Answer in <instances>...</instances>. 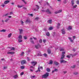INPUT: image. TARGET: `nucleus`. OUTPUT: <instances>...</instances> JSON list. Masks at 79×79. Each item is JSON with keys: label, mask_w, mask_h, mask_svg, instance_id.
I'll use <instances>...</instances> for the list:
<instances>
[{"label": "nucleus", "mask_w": 79, "mask_h": 79, "mask_svg": "<svg viewBox=\"0 0 79 79\" xmlns=\"http://www.w3.org/2000/svg\"><path fill=\"white\" fill-rule=\"evenodd\" d=\"M26 61L24 60H23L21 62V64L22 65H23L24 64H26Z\"/></svg>", "instance_id": "nucleus-3"}, {"label": "nucleus", "mask_w": 79, "mask_h": 79, "mask_svg": "<svg viewBox=\"0 0 79 79\" xmlns=\"http://www.w3.org/2000/svg\"><path fill=\"white\" fill-rule=\"evenodd\" d=\"M47 71L48 72H50V69L49 68H47Z\"/></svg>", "instance_id": "nucleus-34"}, {"label": "nucleus", "mask_w": 79, "mask_h": 79, "mask_svg": "<svg viewBox=\"0 0 79 79\" xmlns=\"http://www.w3.org/2000/svg\"><path fill=\"white\" fill-rule=\"evenodd\" d=\"M67 29L68 30H71V29H72V27L71 26H69Z\"/></svg>", "instance_id": "nucleus-14"}, {"label": "nucleus", "mask_w": 79, "mask_h": 79, "mask_svg": "<svg viewBox=\"0 0 79 79\" xmlns=\"http://www.w3.org/2000/svg\"><path fill=\"white\" fill-rule=\"evenodd\" d=\"M8 3H10V1L8 0H6L4 2V4L5 5H6V4H8Z\"/></svg>", "instance_id": "nucleus-5"}, {"label": "nucleus", "mask_w": 79, "mask_h": 79, "mask_svg": "<svg viewBox=\"0 0 79 79\" xmlns=\"http://www.w3.org/2000/svg\"><path fill=\"white\" fill-rule=\"evenodd\" d=\"M40 43H42V39H40L39 41Z\"/></svg>", "instance_id": "nucleus-45"}, {"label": "nucleus", "mask_w": 79, "mask_h": 79, "mask_svg": "<svg viewBox=\"0 0 79 79\" xmlns=\"http://www.w3.org/2000/svg\"><path fill=\"white\" fill-rule=\"evenodd\" d=\"M75 38H76V36H73V40H74L75 39Z\"/></svg>", "instance_id": "nucleus-60"}, {"label": "nucleus", "mask_w": 79, "mask_h": 79, "mask_svg": "<svg viewBox=\"0 0 79 79\" xmlns=\"http://www.w3.org/2000/svg\"><path fill=\"white\" fill-rule=\"evenodd\" d=\"M31 64H32L33 66H35L36 64H37V62H31Z\"/></svg>", "instance_id": "nucleus-7"}, {"label": "nucleus", "mask_w": 79, "mask_h": 79, "mask_svg": "<svg viewBox=\"0 0 79 79\" xmlns=\"http://www.w3.org/2000/svg\"><path fill=\"white\" fill-rule=\"evenodd\" d=\"M67 3V2L66 1H64V4H66V3Z\"/></svg>", "instance_id": "nucleus-47"}, {"label": "nucleus", "mask_w": 79, "mask_h": 79, "mask_svg": "<svg viewBox=\"0 0 79 79\" xmlns=\"http://www.w3.org/2000/svg\"><path fill=\"white\" fill-rule=\"evenodd\" d=\"M74 74H75V75H77L78 74V73L77 72H74L73 73Z\"/></svg>", "instance_id": "nucleus-29"}, {"label": "nucleus", "mask_w": 79, "mask_h": 79, "mask_svg": "<svg viewBox=\"0 0 79 79\" xmlns=\"http://www.w3.org/2000/svg\"><path fill=\"white\" fill-rule=\"evenodd\" d=\"M21 69H24V66H21Z\"/></svg>", "instance_id": "nucleus-43"}, {"label": "nucleus", "mask_w": 79, "mask_h": 79, "mask_svg": "<svg viewBox=\"0 0 79 79\" xmlns=\"http://www.w3.org/2000/svg\"><path fill=\"white\" fill-rule=\"evenodd\" d=\"M60 63H66V61L64 60H62L60 61Z\"/></svg>", "instance_id": "nucleus-17"}, {"label": "nucleus", "mask_w": 79, "mask_h": 79, "mask_svg": "<svg viewBox=\"0 0 79 79\" xmlns=\"http://www.w3.org/2000/svg\"><path fill=\"white\" fill-rule=\"evenodd\" d=\"M9 48H11L10 50H15V48L14 47H12L11 48L10 47H9Z\"/></svg>", "instance_id": "nucleus-20"}, {"label": "nucleus", "mask_w": 79, "mask_h": 79, "mask_svg": "<svg viewBox=\"0 0 79 79\" xmlns=\"http://www.w3.org/2000/svg\"><path fill=\"white\" fill-rule=\"evenodd\" d=\"M44 56H45V57H47V54H46V53H44Z\"/></svg>", "instance_id": "nucleus-41"}, {"label": "nucleus", "mask_w": 79, "mask_h": 79, "mask_svg": "<svg viewBox=\"0 0 79 79\" xmlns=\"http://www.w3.org/2000/svg\"><path fill=\"white\" fill-rule=\"evenodd\" d=\"M48 64H53V61L52 60H49V63Z\"/></svg>", "instance_id": "nucleus-12"}, {"label": "nucleus", "mask_w": 79, "mask_h": 79, "mask_svg": "<svg viewBox=\"0 0 79 79\" xmlns=\"http://www.w3.org/2000/svg\"><path fill=\"white\" fill-rule=\"evenodd\" d=\"M9 15V13L6 14L4 15V16H7L8 15Z\"/></svg>", "instance_id": "nucleus-40"}, {"label": "nucleus", "mask_w": 79, "mask_h": 79, "mask_svg": "<svg viewBox=\"0 0 79 79\" xmlns=\"http://www.w3.org/2000/svg\"><path fill=\"white\" fill-rule=\"evenodd\" d=\"M29 15L31 16H33V14H29Z\"/></svg>", "instance_id": "nucleus-61"}, {"label": "nucleus", "mask_w": 79, "mask_h": 79, "mask_svg": "<svg viewBox=\"0 0 79 79\" xmlns=\"http://www.w3.org/2000/svg\"><path fill=\"white\" fill-rule=\"evenodd\" d=\"M57 29H59L60 28V26L57 25Z\"/></svg>", "instance_id": "nucleus-56"}, {"label": "nucleus", "mask_w": 79, "mask_h": 79, "mask_svg": "<svg viewBox=\"0 0 79 79\" xmlns=\"http://www.w3.org/2000/svg\"><path fill=\"white\" fill-rule=\"evenodd\" d=\"M7 68V66H4V69H5Z\"/></svg>", "instance_id": "nucleus-54"}, {"label": "nucleus", "mask_w": 79, "mask_h": 79, "mask_svg": "<svg viewBox=\"0 0 79 79\" xmlns=\"http://www.w3.org/2000/svg\"><path fill=\"white\" fill-rule=\"evenodd\" d=\"M77 4H79V1H77L76 2Z\"/></svg>", "instance_id": "nucleus-62"}, {"label": "nucleus", "mask_w": 79, "mask_h": 79, "mask_svg": "<svg viewBox=\"0 0 79 79\" xmlns=\"http://www.w3.org/2000/svg\"><path fill=\"white\" fill-rule=\"evenodd\" d=\"M39 19V17H36L35 19V20H36V21H37V20H38Z\"/></svg>", "instance_id": "nucleus-38"}, {"label": "nucleus", "mask_w": 79, "mask_h": 79, "mask_svg": "<svg viewBox=\"0 0 79 79\" xmlns=\"http://www.w3.org/2000/svg\"><path fill=\"white\" fill-rule=\"evenodd\" d=\"M23 74H24V72H23L21 73H20L21 76H23Z\"/></svg>", "instance_id": "nucleus-42"}, {"label": "nucleus", "mask_w": 79, "mask_h": 79, "mask_svg": "<svg viewBox=\"0 0 79 79\" xmlns=\"http://www.w3.org/2000/svg\"><path fill=\"white\" fill-rule=\"evenodd\" d=\"M36 7L37 8V9L38 10H39V6H38V5H36Z\"/></svg>", "instance_id": "nucleus-37"}, {"label": "nucleus", "mask_w": 79, "mask_h": 79, "mask_svg": "<svg viewBox=\"0 0 79 79\" xmlns=\"http://www.w3.org/2000/svg\"><path fill=\"white\" fill-rule=\"evenodd\" d=\"M71 68H73V69L75 68H76V65H73L71 67Z\"/></svg>", "instance_id": "nucleus-31"}, {"label": "nucleus", "mask_w": 79, "mask_h": 79, "mask_svg": "<svg viewBox=\"0 0 79 79\" xmlns=\"http://www.w3.org/2000/svg\"><path fill=\"white\" fill-rule=\"evenodd\" d=\"M18 38H19V39H23L22 35H19V36Z\"/></svg>", "instance_id": "nucleus-25"}, {"label": "nucleus", "mask_w": 79, "mask_h": 79, "mask_svg": "<svg viewBox=\"0 0 79 79\" xmlns=\"http://www.w3.org/2000/svg\"><path fill=\"white\" fill-rule=\"evenodd\" d=\"M62 33L63 34H65L66 32H65V30L64 29L61 30Z\"/></svg>", "instance_id": "nucleus-9"}, {"label": "nucleus", "mask_w": 79, "mask_h": 79, "mask_svg": "<svg viewBox=\"0 0 79 79\" xmlns=\"http://www.w3.org/2000/svg\"><path fill=\"white\" fill-rule=\"evenodd\" d=\"M0 32H6V30H5V29H2L1 30H0Z\"/></svg>", "instance_id": "nucleus-26"}, {"label": "nucleus", "mask_w": 79, "mask_h": 79, "mask_svg": "<svg viewBox=\"0 0 79 79\" xmlns=\"http://www.w3.org/2000/svg\"><path fill=\"white\" fill-rule=\"evenodd\" d=\"M72 6L73 8H76L77 6V5H75V6H74V5H73V6Z\"/></svg>", "instance_id": "nucleus-19"}, {"label": "nucleus", "mask_w": 79, "mask_h": 79, "mask_svg": "<svg viewBox=\"0 0 79 79\" xmlns=\"http://www.w3.org/2000/svg\"><path fill=\"white\" fill-rule=\"evenodd\" d=\"M42 55V54H38L37 55V56H41Z\"/></svg>", "instance_id": "nucleus-49"}, {"label": "nucleus", "mask_w": 79, "mask_h": 79, "mask_svg": "<svg viewBox=\"0 0 79 79\" xmlns=\"http://www.w3.org/2000/svg\"><path fill=\"white\" fill-rule=\"evenodd\" d=\"M53 29V27H51L49 28L48 30H49V31H51L52 30V29Z\"/></svg>", "instance_id": "nucleus-22"}, {"label": "nucleus", "mask_w": 79, "mask_h": 79, "mask_svg": "<svg viewBox=\"0 0 79 79\" xmlns=\"http://www.w3.org/2000/svg\"><path fill=\"white\" fill-rule=\"evenodd\" d=\"M23 2L25 3V4H26V2H25V1L24 0H22Z\"/></svg>", "instance_id": "nucleus-63"}, {"label": "nucleus", "mask_w": 79, "mask_h": 79, "mask_svg": "<svg viewBox=\"0 0 79 79\" xmlns=\"http://www.w3.org/2000/svg\"><path fill=\"white\" fill-rule=\"evenodd\" d=\"M30 42H31V43H32V44H34V40H31Z\"/></svg>", "instance_id": "nucleus-44"}, {"label": "nucleus", "mask_w": 79, "mask_h": 79, "mask_svg": "<svg viewBox=\"0 0 79 79\" xmlns=\"http://www.w3.org/2000/svg\"><path fill=\"white\" fill-rule=\"evenodd\" d=\"M19 31H20V33L22 34V32H23V30L19 29Z\"/></svg>", "instance_id": "nucleus-30"}, {"label": "nucleus", "mask_w": 79, "mask_h": 79, "mask_svg": "<svg viewBox=\"0 0 79 79\" xmlns=\"http://www.w3.org/2000/svg\"><path fill=\"white\" fill-rule=\"evenodd\" d=\"M38 9H34V11H37V10H38Z\"/></svg>", "instance_id": "nucleus-52"}, {"label": "nucleus", "mask_w": 79, "mask_h": 79, "mask_svg": "<svg viewBox=\"0 0 79 79\" xmlns=\"http://www.w3.org/2000/svg\"><path fill=\"white\" fill-rule=\"evenodd\" d=\"M19 42H22L23 40L20 39L18 40Z\"/></svg>", "instance_id": "nucleus-36"}, {"label": "nucleus", "mask_w": 79, "mask_h": 79, "mask_svg": "<svg viewBox=\"0 0 79 79\" xmlns=\"http://www.w3.org/2000/svg\"><path fill=\"white\" fill-rule=\"evenodd\" d=\"M52 20H49L48 21V23H49V24H51L52 23Z\"/></svg>", "instance_id": "nucleus-21"}, {"label": "nucleus", "mask_w": 79, "mask_h": 79, "mask_svg": "<svg viewBox=\"0 0 79 79\" xmlns=\"http://www.w3.org/2000/svg\"><path fill=\"white\" fill-rule=\"evenodd\" d=\"M46 35L47 36H50V33L49 32L46 33Z\"/></svg>", "instance_id": "nucleus-27"}, {"label": "nucleus", "mask_w": 79, "mask_h": 79, "mask_svg": "<svg viewBox=\"0 0 79 79\" xmlns=\"http://www.w3.org/2000/svg\"><path fill=\"white\" fill-rule=\"evenodd\" d=\"M68 38H69V39L70 40V41H71V42L73 43V40L71 39V38L70 37H69Z\"/></svg>", "instance_id": "nucleus-16"}, {"label": "nucleus", "mask_w": 79, "mask_h": 79, "mask_svg": "<svg viewBox=\"0 0 79 79\" xmlns=\"http://www.w3.org/2000/svg\"><path fill=\"white\" fill-rule=\"evenodd\" d=\"M71 56H75V55H76V53L74 54H70Z\"/></svg>", "instance_id": "nucleus-35"}, {"label": "nucleus", "mask_w": 79, "mask_h": 79, "mask_svg": "<svg viewBox=\"0 0 79 79\" xmlns=\"http://www.w3.org/2000/svg\"><path fill=\"white\" fill-rule=\"evenodd\" d=\"M46 11L49 14H51V12L49 11V10L48 9Z\"/></svg>", "instance_id": "nucleus-18"}, {"label": "nucleus", "mask_w": 79, "mask_h": 79, "mask_svg": "<svg viewBox=\"0 0 79 79\" xmlns=\"http://www.w3.org/2000/svg\"><path fill=\"white\" fill-rule=\"evenodd\" d=\"M49 74L48 73H46L45 74L43 75L42 76V78H47L48 77Z\"/></svg>", "instance_id": "nucleus-1"}, {"label": "nucleus", "mask_w": 79, "mask_h": 79, "mask_svg": "<svg viewBox=\"0 0 79 79\" xmlns=\"http://www.w3.org/2000/svg\"><path fill=\"white\" fill-rule=\"evenodd\" d=\"M27 60L29 61L30 60V59H29V57H27Z\"/></svg>", "instance_id": "nucleus-58"}, {"label": "nucleus", "mask_w": 79, "mask_h": 79, "mask_svg": "<svg viewBox=\"0 0 79 79\" xmlns=\"http://www.w3.org/2000/svg\"><path fill=\"white\" fill-rule=\"evenodd\" d=\"M72 3V6H73L74 5V0H72L71 1Z\"/></svg>", "instance_id": "nucleus-11"}, {"label": "nucleus", "mask_w": 79, "mask_h": 79, "mask_svg": "<svg viewBox=\"0 0 79 79\" xmlns=\"http://www.w3.org/2000/svg\"><path fill=\"white\" fill-rule=\"evenodd\" d=\"M9 20H10V19H6V20H5V22H7L8 21H9Z\"/></svg>", "instance_id": "nucleus-39"}, {"label": "nucleus", "mask_w": 79, "mask_h": 79, "mask_svg": "<svg viewBox=\"0 0 79 79\" xmlns=\"http://www.w3.org/2000/svg\"><path fill=\"white\" fill-rule=\"evenodd\" d=\"M43 42H44V43H45V42H46V40H43Z\"/></svg>", "instance_id": "nucleus-59"}, {"label": "nucleus", "mask_w": 79, "mask_h": 79, "mask_svg": "<svg viewBox=\"0 0 79 79\" xmlns=\"http://www.w3.org/2000/svg\"><path fill=\"white\" fill-rule=\"evenodd\" d=\"M54 71H56V72H57V71H58V69H54Z\"/></svg>", "instance_id": "nucleus-46"}, {"label": "nucleus", "mask_w": 79, "mask_h": 79, "mask_svg": "<svg viewBox=\"0 0 79 79\" xmlns=\"http://www.w3.org/2000/svg\"><path fill=\"white\" fill-rule=\"evenodd\" d=\"M35 47L37 49H38L40 48V45L38 44L37 45H35Z\"/></svg>", "instance_id": "nucleus-4"}, {"label": "nucleus", "mask_w": 79, "mask_h": 79, "mask_svg": "<svg viewBox=\"0 0 79 79\" xmlns=\"http://www.w3.org/2000/svg\"><path fill=\"white\" fill-rule=\"evenodd\" d=\"M24 54V52H22L21 54H20L21 56H23Z\"/></svg>", "instance_id": "nucleus-32"}, {"label": "nucleus", "mask_w": 79, "mask_h": 79, "mask_svg": "<svg viewBox=\"0 0 79 79\" xmlns=\"http://www.w3.org/2000/svg\"><path fill=\"white\" fill-rule=\"evenodd\" d=\"M23 37H24V39L25 40L27 39V37L25 36H23Z\"/></svg>", "instance_id": "nucleus-55"}, {"label": "nucleus", "mask_w": 79, "mask_h": 79, "mask_svg": "<svg viewBox=\"0 0 79 79\" xmlns=\"http://www.w3.org/2000/svg\"><path fill=\"white\" fill-rule=\"evenodd\" d=\"M23 6H20L19 5H18L17 6V7L18 8H21V7H23Z\"/></svg>", "instance_id": "nucleus-33"}, {"label": "nucleus", "mask_w": 79, "mask_h": 79, "mask_svg": "<svg viewBox=\"0 0 79 79\" xmlns=\"http://www.w3.org/2000/svg\"><path fill=\"white\" fill-rule=\"evenodd\" d=\"M31 21L30 19L29 18L27 19L26 21V23H30Z\"/></svg>", "instance_id": "nucleus-2"}, {"label": "nucleus", "mask_w": 79, "mask_h": 79, "mask_svg": "<svg viewBox=\"0 0 79 79\" xmlns=\"http://www.w3.org/2000/svg\"><path fill=\"white\" fill-rule=\"evenodd\" d=\"M63 73H64V74H66V73H67V71H64L63 72Z\"/></svg>", "instance_id": "nucleus-48"}, {"label": "nucleus", "mask_w": 79, "mask_h": 79, "mask_svg": "<svg viewBox=\"0 0 79 79\" xmlns=\"http://www.w3.org/2000/svg\"><path fill=\"white\" fill-rule=\"evenodd\" d=\"M12 14H13V12H10V15H12Z\"/></svg>", "instance_id": "nucleus-64"}, {"label": "nucleus", "mask_w": 79, "mask_h": 79, "mask_svg": "<svg viewBox=\"0 0 79 79\" xmlns=\"http://www.w3.org/2000/svg\"><path fill=\"white\" fill-rule=\"evenodd\" d=\"M67 58H70V56L68 55L67 56Z\"/></svg>", "instance_id": "nucleus-51"}, {"label": "nucleus", "mask_w": 79, "mask_h": 79, "mask_svg": "<svg viewBox=\"0 0 79 79\" xmlns=\"http://www.w3.org/2000/svg\"><path fill=\"white\" fill-rule=\"evenodd\" d=\"M7 54H10V55H13L15 54V52H7Z\"/></svg>", "instance_id": "nucleus-10"}, {"label": "nucleus", "mask_w": 79, "mask_h": 79, "mask_svg": "<svg viewBox=\"0 0 79 79\" xmlns=\"http://www.w3.org/2000/svg\"><path fill=\"white\" fill-rule=\"evenodd\" d=\"M13 77L14 78V79H16V78L18 77V75H16L13 76Z\"/></svg>", "instance_id": "nucleus-15"}, {"label": "nucleus", "mask_w": 79, "mask_h": 79, "mask_svg": "<svg viewBox=\"0 0 79 79\" xmlns=\"http://www.w3.org/2000/svg\"><path fill=\"white\" fill-rule=\"evenodd\" d=\"M48 54H50V53H51V51H50V49L48 50Z\"/></svg>", "instance_id": "nucleus-24"}, {"label": "nucleus", "mask_w": 79, "mask_h": 79, "mask_svg": "<svg viewBox=\"0 0 79 79\" xmlns=\"http://www.w3.org/2000/svg\"><path fill=\"white\" fill-rule=\"evenodd\" d=\"M54 64H55L56 66H57V65H58V64H58V63L56 61H54Z\"/></svg>", "instance_id": "nucleus-13"}, {"label": "nucleus", "mask_w": 79, "mask_h": 79, "mask_svg": "<svg viewBox=\"0 0 79 79\" xmlns=\"http://www.w3.org/2000/svg\"><path fill=\"white\" fill-rule=\"evenodd\" d=\"M35 76H32L31 77V78H34V77H35Z\"/></svg>", "instance_id": "nucleus-50"}, {"label": "nucleus", "mask_w": 79, "mask_h": 79, "mask_svg": "<svg viewBox=\"0 0 79 79\" xmlns=\"http://www.w3.org/2000/svg\"><path fill=\"white\" fill-rule=\"evenodd\" d=\"M38 71H39V72H40V69H39V67L38 68Z\"/></svg>", "instance_id": "nucleus-53"}, {"label": "nucleus", "mask_w": 79, "mask_h": 79, "mask_svg": "<svg viewBox=\"0 0 79 79\" xmlns=\"http://www.w3.org/2000/svg\"><path fill=\"white\" fill-rule=\"evenodd\" d=\"M11 35H12V34L11 33H10V34H9L8 35V37H9V38H10V37H11Z\"/></svg>", "instance_id": "nucleus-28"}, {"label": "nucleus", "mask_w": 79, "mask_h": 79, "mask_svg": "<svg viewBox=\"0 0 79 79\" xmlns=\"http://www.w3.org/2000/svg\"><path fill=\"white\" fill-rule=\"evenodd\" d=\"M62 11V10H58L57 11H56L55 12V13L56 14H57L58 13H61Z\"/></svg>", "instance_id": "nucleus-6"}, {"label": "nucleus", "mask_w": 79, "mask_h": 79, "mask_svg": "<svg viewBox=\"0 0 79 79\" xmlns=\"http://www.w3.org/2000/svg\"><path fill=\"white\" fill-rule=\"evenodd\" d=\"M64 58V55L63 54L62 55V57L61 58V60H63Z\"/></svg>", "instance_id": "nucleus-23"}, {"label": "nucleus", "mask_w": 79, "mask_h": 79, "mask_svg": "<svg viewBox=\"0 0 79 79\" xmlns=\"http://www.w3.org/2000/svg\"><path fill=\"white\" fill-rule=\"evenodd\" d=\"M57 26H60V23H58L57 24Z\"/></svg>", "instance_id": "nucleus-57"}, {"label": "nucleus", "mask_w": 79, "mask_h": 79, "mask_svg": "<svg viewBox=\"0 0 79 79\" xmlns=\"http://www.w3.org/2000/svg\"><path fill=\"white\" fill-rule=\"evenodd\" d=\"M64 50V48H60V52H63Z\"/></svg>", "instance_id": "nucleus-8"}]
</instances>
